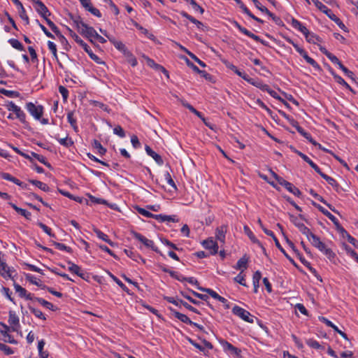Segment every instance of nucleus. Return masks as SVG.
I'll return each instance as SVG.
<instances>
[{
  "label": "nucleus",
  "instance_id": "nucleus-63",
  "mask_svg": "<svg viewBox=\"0 0 358 358\" xmlns=\"http://www.w3.org/2000/svg\"><path fill=\"white\" fill-rule=\"evenodd\" d=\"M235 73L236 75H238V76H240L241 78H242L243 80H245V81H247L248 83L249 82V80H250L251 78H250V76L245 73L244 71H241L239 69H237V70L235 71Z\"/></svg>",
  "mask_w": 358,
  "mask_h": 358
},
{
  "label": "nucleus",
  "instance_id": "nucleus-16",
  "mask_svg": "<svg viewBox=\"0 0 358 358\" xmlns=\"http://www.w3.org/2000/svg\"><path fill=\"white\" fill-rule=\"evenodd\" d=\"M13 113L15 114V118L18 119L25 128L29 127V122L26 120V115L20 107L17 106Z\"/></svg>",
  "mask_w": 358,
  "mask_h": 358
},
{
  "label": "nucleus",
  "instance_id": "nucleus-38",
  "mask_svg": "<svg viewBox=\"0 0 358 358\" xmlns=\"http://www.w3.org/2000/svg\"><path fill=\"white\" fill-rule=\"evenodd\" d=\"M28 308H29V310L31 311V313H33L36 317H38L41 320H46L45 316L44 315V314L42 313L41 310H40L39 309L35 308L31 306H29Z\"/></svg>",
  "mask_w": 358,
  "mask_h": 358
},
{
  "label": "nucleus",
  "instance_id": "nucleus-37",
  "mask_svg": "<svg viewBox=\"0 0 358 358\" xmlns=\"http://www.w3.org/2000/svg\"><path fill=\"white\" fill-rule=\"evenodd\" d=\"M124 55L126 57L127 62L132 66H136L138 64L137 59L134 55L129 51H127Z\"/></svg>",
  "mask_w": 358,
  "mask_h": 358
},
{
  "label": "nucleus",
  "instance_id": "nucleus-27",
  "mask_svg": "<svg viewBox=\"0 0 358 358\" xmlns=\"http://www.w3.org/2000/svg\"><path fill=\"white\" fill-rule=\"evenodd\" d=\"M93 231L99 238L108 243L110 246H114V243L108 238V236L106 234L97 228H94Z\"/></svg>",
  "mask_w": 358,
  "mask_h": 358
},
{
  "label": "nucleus",
  "instance_id": "nucleus-62",
  "mask_svg": "<svg viewBox=\"0 0 358 358\" xmlns=\"http://www.w3.org/2000/svg\"><path fill=\"white\" fill-rule=\"evenodd\" d=\"M257 222H258V224H259L260 227L262 229V230L264 231V232L266 235H268V236H271V237H272V238H273V237H274V236H275V235H274L273 232L272 231H271V230L267 229H266V228L263 225V224H262V220H261L260 219H259Z\"/></svg>",
  "mask_w": 358,
  "mask_h": 358
},
{
  "label": "nucleus",
  "instance_id": "nucleus-33",
  "mask_svg": "<svg viewBox=\"0 0 358 358\" xmlns=\"http://www.w3.org/2000/svg\"><path fill=\"white\" fill-rule=\"evenodd\" d=\"M248 262V259L245 257V256L243 257L236 263V265L234 266V268L237 270H244L247 268Z\"/></svg>",
  "mask_w": 358,
  "mask_h": 358
},
{
  "label": "nucleus",
  "instance_id": "nucleus-13",
  "mask_svg": "<svg viewBox=\"0 0 358 358\" xmlns=\"http://www.w3.org/2000/svg\"><path fill=\"white\" fill-rule=\"evenodd\" d=\"M96 34V31L92 27H90L87 24L85 25L83 30H82L80 33L81 35L88 38L91 42H93V40Z\"/></svg>",
  "mask_w": 358,
  "mask_h": 358
},
{
  "label": "nucleus",
  "instance_id": "nucleus-9",
  "mask_svg": "<svg viewBox=\"0 0 358 358\" xmlns=\"http://www.w3.org/2000/svg\"><path fill=\"white\" fill-rule=\"evenodd\" d=\"M68 264L69 265L68 270L72 273L76 274L77 275H78L79 277L84 280H86V278L88 277L87 273L83 271L82 268L77 264L71 262H69Z\"/></svg>",
  "mask_w": 358,
  "mask_h": 358
},
{
  "label": "nucleus",
  "instance_id": "nucleus-10",
  "mask_svg": "<svg viewBox=\"0 0 358 358\" xmlns=\"http://www.w3.org/2000/svg\"><path fill=\"white\" fill-rule=\"evenodd\" d=\"M202 245L207 250L210 251L211 255H215L218 252L217 243L213 239L209 238L202 242Z\"/></svg>",
  "mask_w": 358,
  "mask_h": 358
},
{
  "label": "nucleus",
  "instance_id": "nucleus-3",
  "mask_svg": "<svg viewBox=\"0 0 358 358\" xmlns=\"http://www.w3.org/2000/svg\"><path fill=\"white\" fill-rule=\"evenodd\" d=\"M232 313L235 315L241 318L243 320L249 322V323H253L254 319L255 318L253 315H252L250 312L245 310L244 308L235 306L232 308Z\"/></svg>",
  "mask_w": 358,
  "mask_h": 358
},
{
  "label": "nucleus",
  "instance_id": "nucleus-41",
  "mask_svg": "<svg viewBox=\"0 0 358 358\" xmlns=\"http://www.w3.org/2000/svg\"><path fill=\"white\" fill-rule=\"evenodd\" d=\"M57 140L60 145H64L66 148L71 147V145H73V141L71 140V138H69L68 137L63 138H57Z\"/></svg>",
  "mask_w": 358,
  "mask_h": 358
},
{
  "label": "nucleus",
  "instance_id": "nucleus-50",
  "mask_svg": "<svg viewBox=\"0 0 358 358\" xmlns=\"http://www.w3.org/2000/svg\"><path fill=\"white\" fill-rule=\"evenodd\" d=\"M2 94L8 97H18L20 96V93L17 91H12V90H3Z\"/></svg>",
  "mask_w": 358,
  "mask_h": 358
},
{
  "label": "nucleus",
  "instance_id": "nucleus-25",
  "mask_svg": "<svg viewBox=\"0 0 358 358\" xmlns=\"http://www.w3.org/2000/svg\"><path fill=\"white\" fill-rule=\"evenodd\" d=\"M221 343H222L223 348L225 350H229L231 353L236 355V356H239V355L241 354V350L234 347L230 343H229L227 341H223Z\"/></svg>",
  "mask_w": 358,
  "mask_h": 358
},
{
  "label": "nucleus",
  "instance_id": "nucleus-64",
  "mask_svg": "<svg viewBox=\"0 0 358 358\" xmlns=\"http://www.w3.org/2000/svg\"><path fill=\"white\" fill-rule=\"evenodd\" d=\"M92 14H93L94 15L98 17H100L101 16V12L99 11V9L96 8H94L93 6H92V5H90V6L87 7V8Z\"/></svg>",
  "mask_w": 358,
  "mask_h": 358
},
{
  "label": "nucleus",
  "instance_id": "nucleus-21",
  "mask_svg": "<svg viewBox=\"0 0 358 358\" xmlns=\"http://www.w3.org/2000/svg\"><path fill=\"white\" fill-rule=\"evenodd\" d=\"M68 31L69 32L70 36L74 39V41L83 48L85 51H87V48L89 45L84 42L73 30L68 28Z\"/></svg>",
  "mask_w": 358,
  "mask_h": 358
},
{
  "label": "nucleus",
  "instance_id": "nucleus-57",
  "mask_svg": "<svg viewBox=\"0 0 358 358\" xmlns=\"http://www.w3.org/2000/svg\"><path fill=\"white\" fill-rule=\"evenodd\" d=\"M280 114L284 117H285L289 122V123L294 127H295L296 129H297V126H299L298 122L294 120L292 117H290L288 115H287L285 112H280Z\"/></svg>",
  "mask_w": 358,
  "mask_h": 358
},
{
  "label": "nucleus",
  "instance_id": "nucleus-29",
  "mask_svg": "<svg viewBox=\"0 0 358 358\" xmlns=\"http://www.w3.org/2000/svg\"><path fill=\"white\" fill-rule=\"evenodd\" d=\"M295 224L299 227V230L306 235V238L310 241L311 238H313V234L310 231V229L306 227L304 224L296 223L294 222Z\"/></svg>",
  "mask_w": 358,
  "mask_h": 358
},
{
  "label": "nucleus",
  "instance_id": "nucleus-18",
  "mask_svg": "<svg viewBox=\"0 0 358 358\" xmlns=\"http://www.w3.org/2000/svg\"><path fill=\"white\" fill-rule=\"evenodd\" d=\"M108 38L109 41L115 46V48L122 52L123 55L129 50L122 42L117 41L114 37L108 36Z\"/></svg>",
  "mask_w": 358,
  "mask_h": 358
},
{
  "label": "nucleus",
  "instance_id": "nucleus-30",
  "mask_svg": "<svg viewBox=\"0 0 358 358\" xmlns=\"http://www.w3.org/2000/svg\"><path fill=\"white\" fill-rule=\"evenodd\" d=\"M45 21L48 24V25L50 27V28L52 29V31L57 35L58 36L61 40L63 41H66V38L64 36H62L58 29V27L54 24V22L52 21H51L50 19L47 18L45 19Z\"/></svg>",
  "mask_w": 358,
  "mask_h": 358
},
{
  "label": "nucleus",
  "instance_id": "nucleus-49",
  "mask_svg": "<svg viewBox=\"0 0 358 358\" xmlns=\"http://www.w3.org/2000/svg\"><path fill=\"white\" fill-rule=\"evenodd\" d=\"M255 7L259 9V10H261L262 13H265L266 14H267L268 16H273V13L271 12H270L267 8H266L265 6H262L261 4V3L257 0V4H255Z\"/></svg>",
  "mask_w": 358,
  "mask_h": 358
},
{
  "label": "nucleus",
  "instance_id": "nucleus-31",
  "mask_svg": "<svg viewBox=\"0 0 358 358\" xmlns=\"http://www.w3.org/2000/svg\"><path fill=\"white\" fill-rule=\"evenodd\" d=\"M73 26L77 29L78 31L80 34L87 24L83 22L80 17L77 16L72 17Z\"/></svg>",
  "mask_w": 358,
  "mask_h": 358
},
{
  "label": "nucleus",
  "instance_id": "nucleus-26",
  "mask_svg": "<svg viewBox=\"0 0 358 358\" xmlns=\"http://www.w3.org/2000/svg\"><path fill=\"white\" fill-rule=\"evenodd\" d=\"M248 83L260 89L262 91L266 92V90H268V85L264 83L262 80L259 79L250 78Z\"/></svg>",
  "mask_w": 358,
  "mask_h": 358
},
{
  "label": "nucleus",
  "instance_id": "nucleus-35",
  "mask_svg": "<svg viewBox=\"0 0 358 358\" xmlns=\"http://www.w3.org/2000/svg\"><path fill=\"white\" fill-rule=\"evenodd\" d=\"M92 145L94 149L97 150L98 153L101 155H103L106 152V149L104 148L101 143L96 139L93 140Z\"/></svg>",
  "mask_w": 358,
  "mask_h": 358
},
{
  "label": "nucleus",
  "instance_id": "nucleus-53",
  "mask_svg": "<svg viewBox=\"0 0 358 358\" xmlns=\"http://www.w3.org/2000/svg\"><path fill=\"white\" fill-rule=\"evenodd\" d=\"M296 130L306 138H307L310 142L313 143V139L312 138L310 134L305 131V130L301 127L300 126H297Z\"/></svg>",
  "mask_w": 358,
  "mask_h": 358
},
{
  "label": "nucleus",
  "instance_id": "nucleus-23",
  "mask_svg": "<svg viewBox=\"0 0 358 358\" xmlns=\"http://www.w3.org/2000/svg\"><path fill=\"white\" fill-rule=\"evenodd\" d=\"M1 177L3 179H4V180L13 182V183L16 184L17 185H19V186L22 187V188H27V185H24L22 182L19 180L17 178L12 176L8 173H2L1 174Z\"/></svg>",
  "mask_w": 358,
  "mask_h": 358
},
{
  "label": "nucleus",
  "instance_id": "nucleus-1",
  "mask_svg": "<svg viewBox=\"0 0 358 358\" xmlns=\"http://www.w3.org/2000/svg\"><path fill=\"white\" fill-rule=\"evenodd\" d=\"M330 245V243L322 242L315 236V248H317L329 260L333 262L336 255L331 250Z\"/></svg>",
  "mask_w": 358,
  "mask_h": 358
},
{
  "label": "nucleus",
  "instance_id": "nucleus-28",
  "mask_svg": "<svg viewBox=\"0 0 358 358\" xmlns=\"http://www.w3.org/2000/svg\"><path fill=\"white\" fill-rule=\"evenodd\" d=\"M10 206L19 214H20L22 216L24 217L27 220L31 219V213L23 208L17 207L15 204L13 203H9Z\"/></svg>",
  "mask_w": 358,
  "mask_h": 358
},
{
  "label": "nucleus",
  "instance_id": "nucleus-11",
  "mask_svg": "<svg viewBox=\"0 0 358 358\" xmlns=\"http://www.w3.org/2000/svg\"><path fill=\"white\" fill-rule=\"evenodd\" d=\"M234 26L243 34L248 36V37L252 38L257 42H260L263 43V41L260 38L259 36H257L245 29V27H242L239 23L237 22H234Z\"/></svg>",
  "mask_w": 358,
  "mask_h": 358
},
{
  "label": "nucleus",
  "instance_id": "nucleus-19",
  "mask_svg": "<svg viewBox=\"0 0 358 358\" xmlns=\"http://www.w3.org/2000/svg\"><path fill=\"white\" fill-rule=\"evenodd\" d=\"M315 171L317 172L320 176L328 182L329 185L332 187L337 188L338 187V184L333 178L321 172L320 168L315 164Z\"/></svg>",
  "mask_w": 358,
  "mask_h": 358
},
{
  "label": "nucleus",
  "instance_id": "nucleus-2",
  "mask_svg": "<svg viewBox=\"0 0 358 358\" xmlns=\"http://www.w3.org/2000/svg\"><path fill=\"white\" fill-rule=\"evenodd\" d=\"M272 176L277 180V182L282 186L285 187L289 192L292 193L294 195L299 196L301 194L300 190L296 187L291 182L285 180L283 178L278 176L273 171H271Z\"/></svg>",
  "mask_w": 358,
  "mask_h": 358
},
{
  "label": "nucleus",
  "instance_id": "nucleus-36",
  "mask_svg": "<svg viewBox=\"0 0 358 358\" xmlns=\"http://www.w3.org/2000/svg\"><path fill=\"white\" fill-rule=\"evenodd\" d=\"M108 273L109 276L113 279V280L115 282L121 287L122 290L130 294L129 289L126 287V285L124 283H122V282L120 279H118L116 276H115L113 273H111L109 271L108 272Z\"/></svg>",
  "mask_w": 358,
  "mask_h": 358
},
{
  "label": "nucleus",
  "instance_id": "nucleus-60",
  "mask_svg": "<svg viewBox=\"0 0 358 358\" xmlns=\"http://www.w3.org/2000/svg\"><path fill=\"white\" fill-rule=\"evenodd\" d=\"M338 68L342 70L345 75L348 77L352 78L354 76L353 72L347 69L344 65H343V64H339Z\"/></svg>",
  "mask_w": 358,
  "mask_h": 358
},
{
  "label": "nucleus",
  "instance_id": "nucleus-52",
  "mask_svg": "<svg viewBox=\"0 0 358 358\" xmlns=\"http://www.w3.org/2000/svg\"><path fill=\"white\" fill-rule=\"evenodd\" d=\"M164 178L165 180H166L167 183L171 185V187H173L175 189H177L176 187V185L173 181V180L172 179L170 173L169 171H166L164 173Z\"/></svg>",
  "mask_w": 358,
  "mask_h": 358
},
{
  "label": "nucleus",
  "instance_id": "nucleus-24",
  "mask_svg": "<svg viewBox=\"0 0 358 358\" xmlns=\"http://www.w3.org/2000/svg\"><path fill=\"white\" fill-rule=\"evenodd\" d=\"M173 315L185 324H192V320L185 314L180 313L173 308H170Z\"/></svg>",
  "mask_w": 358,
  "mask_h": 358
},
{
  "label": "nucleus",
  "instance_id": "nucleus-47",
  "mask_svg": "<svg viewBox=\"0 0 358 358\" xmlns=\"http://www.w3.org/2000/svg\"><path fill=\"white\" fill-rule=\"evenodd\" d=\"M198 289L202 292H205L209 294L215 299H217V298L220 296L216 292H215L214 290L209 289V288H203V287H198Z\"/></svg>",
  "mask_w": 358,
  "mask_h": 358
},
{
  "label": "nucleus",
  "instance_id": "nucleus-43",
  "mask_svg": "<svg viewBox=\"0 0 358 358\" xmlns=\"http://www.w3.org/2000/svg\"><path fill=\"white\" fill-rule=\"evenodd\" d=\"M136 210L137 212L141 214V215H143L145 216V217H148V218H155V214H152V213L149 212L148 210L143 208H141V207H136Z\"/></svg>",
  "mask_w": 358,
  "mask_h": 358
},
{
  "label": "nucleus",
  "instance_id": "nucleus-51",
  "mask_svg": "<svg viewBox=\"0 0 358 358\" xmlns=\"http://www.w3.org/2000/svg\"><path fill=\"white\" fill-rule=\"evenodd\" d=\"M14 288L17 293H18L19 296L20 297H23L25 295V293L27 292V290L23 288L22 286L17 283H14Z\"/></svg>",
  "mask_w": 358,
  "mask_h": 358
},
{
  "label": "nucleus",
  "instance_id": "nucleus-48",
  "mask_svg": "<svg viewBox=\"0 0 358 358\" xmlns=\"http://www.w3.org/2000/svg\"><path fill=\"white\" fill-rule=\"evenodd\" d=\"M38 225L43 229V231L50 237H55V235L52 233V229L42 222H38Z\"/></svg>",
  "mask_w": 358,
  "mask_h": 358
},
{
  "label": "nucleus",
  "instance_id": "nucleus-4",
  "mask_svg": "<svg viewBox=\"0 0 358 358\" xmlns=\"http://www.w3.org/2000/svg\"><path fill=\"white\" fill-rule=\"evenodd\" d=\"M131 234L133 238L142 243L146 248H150L156 252H159L157 247L155 246L154 242L152 240L148 239L142 234L134 231H131Z\"/></svg>",
  "mask_w": 358,
  "mask_h": 358
},
{
  "label": "nucleus",
  "instance_id": "nucleus-32",
  "mask_svg": "<svg viewBox=\"0 0 358 358\" xmlns=\"http://www.w3.org/2000/svg\"><path fill=\"white\" fill-rule=\"evenodd\" d=\"M262 278L261 272L259 271H257L254 274L252 277V282L254 285V292L257 293L258 292L259 281Z\"/></svg>",
  "mask_w": 358,
  "mask_h": 358
},
{
  "label": "nucleus",
  "instance_id": "nucleus-40",
  "mask_svg": "<svg viewBox=\"0 0 358 358\" xmlns=\"http://www.w3.org/2000/svg\"><path fill=\"white\" fill-rule=\"evenodd\" d=\"M35 301H37L38 303H39L40 304H41L43 306L45 307L46 308L49 309V310H55V309L54 308V306L45 301V299H42V298H35Z\"/></svg>",
  "mask_w": 358,
  "mask_h": 358
},
{
  "label": "nucleus",
  "instance_id": "nucleus-7",
  "mask_svg": "<svg viewBox=\"0 0 358 358\" xmlns=\"http://www.w3.org/2000/svg\"><path fill=\"white\" fill-rule=\"evenodd\" d=\"M36 4V10L38 14L43 17L45 20L50 15V12L46 7V6L40 0H31Z\"/></svg>",
  "mask_w": 358,
  "mask_h": 358
},
{
  "label": "nucleus",
  "instance_id": "nucleus-54",
  "mask_svg": "<svg viewBox=\"0 0 358 358\" xmlns=\"http://www.w3.org/2000/svg\"><path fill=\"white\" fill-rule=\"evenodd\" d=\"M0 350L4 352L6 355H12L14 352L11 348L1 343H0Z\"/></svg>",
  "mask_w": 358,
  "mask_h": 358
},
{
  "label": "nucleus",
  "instance_id": "nucleus-12",
  "mask_svg": "<svg viewBox=\"0 0 358 358\" xmlns=\"http://www.w3.org/2000/svg\"><path fill=\"white\" fill-rule=\"evenodd\" d=\"M292 25L294 28L300 31L306 37V40L308 42H310V38H309V31L308 29L302 24L299 21L295 19H292Z\"/></svg>",
  "mask_w": 358,
  "mask_h": 358
},
{
  "label": "nucleus",
  "instance_id": "nucleus-6",
  "mask_svg": "<svg viewBox=\"0 0 358 358\" xmlns=\"http://www.w3.org/2000/svg\"><path fill=\"white\" fill-rule=\"evenodd\" d=\"M165 299L168 302L171 303L176 305V306H184L185 308H186L187 309H188L189 310H190L192 312H194V313H198V314L199 313V311L197 310V309H196L195 308H194L193 306H192L187 302L183 301L182 300L176 299L173 297H171V296H166L165 298Z\"/></svg>",
  "mask_w": 358,
  "mask_h": 358
},
{
  "label": "nucleus",
  "instance_id": "nucleus-45",
  "mask_svg": "<svg viewBox=\"0 0 358 358\" xmlns=\"http://www.w3.org/2000/svg\"><path fill=\"white\" fill-rule=\"evenodd\" d=\"M187 2L189 3L192 6V8L195 11H198L201 14L203 13L204 9L202 7H201L194 0H188Z\"/></svg>",
  "mask_w": 358,
  "mask_h": 358
},
{
  "label": "nucleus",
  "instance_id": "nucleus-56",
  "mask_svg": "<svg viewBox=\"0 0 358 358\" xmlns=\"http://www.w3.org/2000/svg\"><path fill=\"white\" fill-rule=\"evenodd\" d=\"M113 133L120 138H124L125 136V132L122 128L121 126L117 125L113 129Z\"/></svg>",
  "mask_w": 358,
  "mask_h": 358
},
{
  "label": "nucleus",
  "instance_id": "nucleus-15",
  "mask_svg": "<svg viewBox=\"0 0 358 358\" xmlns=\"http://www.w3.org/2000/svg\"><path fill=\"white\" fill-rule=\"evenodd\" d=\"M227 231V227L226 225H221L216 229L215 238L221 243L225 242V235Z\"/></svg>",
  "mask_w": 358,
  "mask_h": 358
},
{
  "label": "nucleus",
  "instance_id": "nucleus-22",
  "mask_svg": "<svg viewBox=\"0 0 358 358\" xmlns=\"http://www.w3.org/2000/svg\"><path fill=\"white\" fill-rule=\"evenodd\" d=\"M155 219L161 222H178V219L176 215H155Z\"/></svg>",
  "mask_w": 358,
  "mask_h": 358
},
{
  "label": "nucleus",
  "instance_id": "nucleus-42",
  "mask_svg": "<svg viewBox=\"0 0 358 358\" xmlns=\"http://www.w3.org/2000/svg\"><path fill=\"white\" fill-rule=\"evenodd\" d=\"M32 157L38 160L41 163L45 165L48 167H50V164L46 161V159L44 156L36 154L34 152H31Z\"/></svg>",
  "mask_w": 358,
  "mask_h": 358
},
{
  "label": "nucleus",
  "instance_id": "nucleus-61",
  "mask_svg": "<svg viewBox=\"0 0 358 358\" xmlns=\"http://www.w3.org/2000/svg\"><path fill=\"white\" fill-rule=\"evenodd\" d=\"M234 281L243 285V286H246V284H245V276L242 275L241 273H240L239 274H238L235 278H234Z\"/></svg>",
  "mask_w": 358,
  "mask_h": 358
},
{
  "label": "nucleus",
  "instance_id": "nucleus-8",
  "mask_svg": "<svg viewBox=\"0 0 358 358\" xmlns=\"http://www.w3.org/2000/svg\"><path fill=\"white\" fill-rule=\"evenodd\" d=\"M8 323L13 331H18L20 324L18 316L13 310L9 311Z\"/></svg>",
  "mask_w": 358,
  "mask_h": 358
},
{
  "label": "nucleus",
  "instance_id": "nucleus-5",
  "mask_svg": "<svg viewBox=\"0 0 358 358\" xmlns=\"http://www.w3.org/2000/svg\"><path fill=\"white\" fill-rule=\"evenodd\" d=\"M26 109L37 120H40L43 113V107L41 105L36 106L32 102L26 103Z\"/></svg>",
  "mask_w": 358,
  "mask_h": 358
},
{
  "label": "nucleus",
  "instance_id": "nucleus-55",
  "mask_svg": "<svg viewBox=\"0 0 358 358\" xmlns=\"http://www.w3.org/2000/svg\"><path fill=\"white\" fill-rule=\"evenodd\" d=\"M0 324L3 327V330H1L0 332L5 338H10L11 336L8 334V331H10V327L8 325L5 324L3 322H0Z\"/></svg>",
  "mask_w": 358,
  "mask_h": 358
},
{
  "label": "nucleus",
  "instance_id": "nucleus-14",
  "mask_svg": "<svg viewBox=\"0 0 358 358\" xmlns=\"http://www.w3.org/2000/svg\"><path fill=\"white\" fill-rule=\"evenodd\" d=\"M289 42L292 44L295 50L307 61L308 63L313 65V59L310 57L307 52L302 48H301L298 44L295 43L290 39L289 40Z\"/></svg>",
  "mask_w": 358,
  "mask_h": 358
},
{
  "label": "nucleus",
  "instance_id": "nucleus-39",
  "mask_svg": "<svg viewBox=\"0 0 358 358\" xmlns=\"http://www.w3.org/2000/svg\"><path fill=\"white\" fill-rule=\"evenodd\" d=\"M67 120L71 126L73 128L75 131L78 130V126L76 120L73 117V113L72 111L69 112L67 114Z\"/></svg>",
  "mask_w": 358,
  "mask_h": 358
},
{
  "label": "nucleus",
  "instance_id": "nucleus-59",
  "mask_svg": "<svg viewBox=\"0 0 358 358\" xmlns=\"http://www.w3.org/2000/svg\"><path fill=\"white\" fill-rule=\"evenodd\" d=\"M59 92L62 94V96L63 97V99L64 101L67 100L68 96H69V91H68V90L65 87H64L62 85H60L59 87Z\"/></svg>",
  "mask_w": 358,
  "mask_h": 358
},
{
  "label": "nucleus",
  "instance_id": "nucleus-34",
  "mask_svg": "<svg viewBox=\"0 0 358 358\" xmlns=\"http://www.w3.org/2000/svg\"><path fill=\"white\" fill-rule=\"evenodd\" d=\"M29 182H31V184H33L34 185H35L36 187H37L38 188L44 192L50 191V187L48 186V185L43 182L36 180H30Z\"/></svg>",
  "mask_w": 358,
  "mask_h": 358
},
{
  "label": "nucleus",
  "instance_id": "nucleus-58",
  "mask_svg": "<svg viewBox=\"0 0 358 358\" xmlns=\"http://www.w3.org/2000/svg\"><path fill=\"white\" fill-rule=\"evenodd\" d=\"M48 47L49 50L51 51V52L52 53L53 56L56 59H57V46H56V45L53 42L49 41L48 42Z\"/></svg>",
  "mask_w": 358,
  "mask_h": 358
},
{
  "label": "nucleus",
  "instance_id": "nucleus-44",
  "mask_svg": "<svg viewBox=\"0 0 358 358\" xmlns=\"http://www.w3.org/2000/svg\"><path fill=\"white\" fill-rule=\"evenodd\" d=\"M53 245L55 246V248L57 249H58L59 250H64L69 253L72 252V249L70 247L66 246V245H64L63 243L53 242Z\"/></svg>",
  "mask_w": 358,
  "mask_h": 358
},
{
  "label": "nucleus",
  "instance_id": "nucleus-17",
  "mask_svg": "<svg viewBox=\"0 0 358 358\" xmlns=\"http://www.w3.org/2000/svg\"><path fill=\"white\" fill-rule=\"evenodd\" d=\"M146 153L151 157L157 164L162 165L164 164V161L162 158V157L156 153L155 151H153L151 148L148 145H145V148Z\"/></svg>",
  "mask_w": 358,
  "mask_h": 358
},
{
  "label": "nucleus",
  "instance_id": "nucleus-20",
  "mask_svg": "<svg viewBox=\"0 0 358 358\" xmlns=\"http://www.w3.org/2000/svg\"><path fill=\"white\" fill-rule=\"evenodd\" d=\"M244 231L246 233V234L248 236V237L250 238L251 241L254 243L257 244L258 246H259L262 248L263 252L266 253V249L264 248V247L263 246L262 243L255 237L254 234L251 231V230L249 229V227L248 226L244 227Z\"/></svg>",
  "mask_w": 358,
  "mask_h": 358
},
{
  "label": "nucleus",
  "instance_id": "nucleus-46",
  "mask_svg": "<svg viewBox=\"0 0 358 358\" xmlns=\"http://www.w3.org/2000/svg\"><path fill=\"white\" fill-rule=\"evenodd\" d=\"M10 44L12 45L13 48L18 50H23V45L17 39H10L9 40Z\"/></svg>",
  "mask_w": 358,
  "mask_h": 358
}]
</instances>
